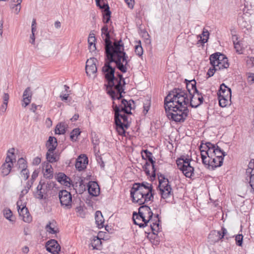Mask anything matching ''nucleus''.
I'll use <instances>...</instances> for the list:
<instances>
[{"mask_svg":"<svg viewBox=\"0 0 254 254\" xmlns=\"http://www.w3.org/2000/svg\"><path fill=\"white\" fill-rule=\"evenodd\" d=\"M105 62L101 71L107 82L104 84L107 89L115 86L116 67L122 73L127 72L130 60L125 52L118 53L116 51L114 53L105 54Z\"/></svg>","mask_w":254,"mask_h":254,"instance_id":"obj_1","label":"nucleus"},{"mask_svg":"<svg viewBox=\"0 0 254 254\" xmlns=\"http://www.w3.org/2000/svg\"><path fill=\"white\" fill-rule=\"evenodd\" d=\"M190 96L187 91L182 88H174L165 97L164 106L165 111H171V109L183 105H189Z\"/></svg>","mask_w":254,"mask_h":254,"instance_id":"obj_2","label":"nucleus"},{"mask_svg":"<svg viewBox=\"0 0 254 254\" xmlns=\"http://www.w3.org/2000/svg\"><path fill=\"white\" fill-rule=\"evenodd\" d=\"M101 36L104 42L105 54L114 53L116 51L118 53L125 52L124 44L121 39L116 40L114 42L112 41L111 36L107 25H105L102 27Z\"/></svg>","mask_w":254,"mask_h":254,"instance_id":"obj_3","label":"nucleus"},{"mask_svg":"<svg viewBox=\"0 0 254 254\" xmlns=\"http://www.w3.org/2000/svg\"><path fill=\"white\" fill-rule=\"evenodd\" d=\"M153 212L151 208L146 205H143L138 208V213L133 212L132 219L134 224L138 225L140 228H144L148 223L152 224Z\"/></svg>","mask_w":254,"mask_h":254,"instance_id":"obj_4","label":"nucleus"},{"mask_svg":"<svg viewBox=\"0 0 254 254\" xmlns=\"http://www.w3.org/2000/svg\"><path fill=\"white\" fill-rule=\"evenodd\" d=\"M142 158L145 160V163L143 166L146 175H163L157 173L160 170V164L159 162L154 160L152 153L147 149L142 150L141 152Z\"/></svg>","mask_w":254,"mask_h":254,"instance_id":"obj_5","label":"nucleus"},{"mask_svg":"<svg viewBox=\"0 0 254 254\" xmlns=\"http://www.w3.org/2000/svg\"><path fill=\"white\" fill-rule=\"evenodd\" d=\"M114 114V123L116 126L117 131L120 135L125 136L126 129L129 127V123L128 122L127 114L126 113H120L119 108L116 109V113Z\"/></svg>","mask_w":254,"mask_h":254,"instance_id":"obj_6","label":"nucleus"},{"mask_svg":"<svg viewBox=\"0 0 254 254\" xmlns=\"http://www.w3.org/2000/svg\"><path fill=\"white\" fill-rule=\"evenodd\" d=\"M185 106L183 105V107H174V108L171 109V111H165L167 118L176 123L184 122L189 112L188 107Z\"/></svg>","mask_w":254,"mask_h":254,"instance_id":"obj_7","label":"nucleus"},{"mask_svg":"<svg viewBox=\"0 0 254 254\" xmlns=\"http://www.w3.org/2000/svg\"><path fill=\"white\" fill-rule=\"evenodd\" d=\"M135 102L132 99L127 101V99H123L121 102L118 104L112 103V108L113 113H116L117 108H119L120 113L132 114L131 110L135 109Z\"/></svg>","mask_w":254,"mask_h":254,"instance_id":"obj_8","label":"nucleus"},{"mask_svg":"<svg viewBox=\"0 0 254 254\" xmlns=\"http://www.w3.org/2000/svg\"><path fill=\"white\" fill-rule=\"evenodd\" d=\"M192 160L191 158H186L184 155L181 156L176 160L178 168L182 171L183 175H187L188 173H190V175L193 174L194 168L190 164Z\"/></svg>","mask_w":254,"mask_h":254,"instance_id":"obj_9","label":"nucleus"},{"mask_svg":"<svg viewBox=\"0 0 254 254\" xmlns=\"http://www.w3.org/2000/svg\"><path fill=\"white\" fill-rule=\"evenodd\" d=\"M121 90H119L117 86H114V87H109L106 89L107 93L110 96L112 100V103L115 102L116 104L121 102V101L124 98V95L123 93H125V86H121Z\"/></svg>","mask_w":254,"mask_h":254,"instance_id":"obj_10","label":"nucleus"},{"mask_svg":"<svg viewBox=\"0 0 254 254\" xmlns=\"http://www.w3.org/2000/svg\"><path fill=\"white\" fill-rule=\"evenodd\" d=\"M53 187V185H52L51 183L41 184V182H40L37 187V191L34 194L35 197L39 199H47L48 196V192Z\"/></svg>","mask_w":254,"mask_h":254,"instance_id":"obj_11","label":"nucleus"},{"mask_svg":"<svg viewBox=\"0 0 254 254\" xmlns=\"http://www.w3.org/2000/svg\"><path fill=\"white\" fill-rule=\"evenodd\" d=\"M137 185L139 190L142 194L144 197L148 201H152L153 199L152 185L146 182H143L141 184L137 183Z\"/></svg>","mask_w":254,"mask_h":254,"instance_id":"obj_12","label":"nucleus"},{"mask_svg":"<svg viewBox=\"0 0 254 254\" xmlns=\"http://www.w3.org/2000/svg\"><path fill=\"white\" fill-rule=\"evenodd\" d=\"M204 142V141L203 140L201 142L199 148L200 151L202 163L205 164L207 155L210 154V153L212 152V150H213V149L215 148V144L210 142Z\"/></svg>","mask_w":254,"mask_h":254,"instance_id":"obj_13","label":"nucleus"},{"mask_svg":"<svg viewBox=\"0 0 254 254\" xmlns=\"http://www.w3.org/2000/svg\"><path fill=\"white\" fill-rule=\"evenodd\" d=\"M130 192V196L132 198L133 202L137 203L139 205H142L148 202L147 199L144 197L142 194L139 190L137 183L133 184Z\"/></svg>","mask_w":254,"mask_h":254,"instance_id":"obj_14","label":"nucleus"},{"mask_svg":"<svg viewBox=\"0 0 254 254\" xmlns=\"http://www.w3.org/2000/svg\"><path fill=\"white\" fill-rule=\"evenodd\" d=\"M207 157L208 159H206V163L203 164L210 170H213L215 168L221 166L223 164L224 159L220 156L215 157L210 153V155H207Z\"/></svg>","mask_w":254,"mask_h":254,"instance_id":"obj_15","label":"nucleus"},{"mask_svg":"<svg viewBox=\"0 0 254 254\" xmlns=\"http://www.w3.org/2000/svg\"><path fill=\"white\" fill-rule=\"evenodd\" d=\"M59 197L62 206L67 208L71 206L72 196L69 192L66 190H62L59 192Z\"/></svg>","mask_w":254,"mask_h":254,"instance_id":"obj_16","label":"nucleus"},{"mask_svg":"<svg viewBox=\"0 0 254 254\" xmlns=\"http://www.w3.org/2000/svg\"><path fill=\"white\" fill-rule=\"evenodd\" d=\"M88 158L86 155L80 154L76 159L75 166L78 171H82L86 168L88 164Z\"/></svg>","mask_w":254,"mask_h":254,"instance_id":"obj_17","label":"nucleus"},{"mask_svg":"<svg viewBox=\"0 0 254 254\" xmlns=\"http://www.w3.org/2000/svg\"><path fill=\"white\" fill-rule=\"evenodd\" d=\"M15 170L19 171L21 175H29L26 160L23 158H19L17 161L16 166L13 167L12 171Z\"/></svg>","mask_w":254,"mask_h":254,"instance_id":"obj_18","label":"nucleus"},{"mask_svg":"<svg viewBox=\"0 0 254 254\" xmlns=\"http://www.w3.org/2000/svg\"><path fill=\"white\" fill-rule=\"evenodd\" d=\"M22 202L19 200L17 202V207L19 216L22 217V220L25 222H30L31 221V217L26 206H23L21 208Z\"/></svg>","mask_w":254,"mask_h":254,"instance_id":"obj_19","label":"nucleus"},{"mask_svg":"<svg viewBox=\"0 0 254 254\" xmlns=\"http://www.w3.org/2000/svg\"><path fill=\"white\" fill-rule=\"evenodd\" d=\"M156 206V208H153V210L155 211V212L153 213V215L156 220H154V222H152V224H150V228L153 234H155L160 229L159 222L160 220L159 215L161 214V209L158 207L157 206Z\"/></svg>","mask_w":254,"mask_h":254,"instance_id":"obj_20","label":"nucleus"},{"mask_svg":"<svg viewBox=\"0 0 254 254\" xmlns=\"http://www.w3.org/2000/svg\"><path fill=\"white\" fill-rule=\"evenodd\" d=\"M96 62H97V60L95 58H91L87 60L85 70L87 75L90 76L91 74L96 73L97 72Z\"/></svg>","mask_w":254,"mask_h":254,"instance_id":"obj_21","label":"nucleus"},{"mask_svg":"<svg viewBox=\"0 0 254 254\" xmlns=\"http://www.w3.org/2000/svg\"><path fill=\"white\" fill-rule=\"evenodd\" d=\"M46 250L53 254H59L61 251V246L57 241L51 239L46 243Z\"/></svg>","mask_w":254,"mask_h":254,"instance_id":"obj_22","label":"nucleus"},{"mask_svg":"<svg viewBox=\"0 0 254 254\" xmlns=\"http://www.w3.org/2000/svg\"><path fill=\"white\" fill-rule=\"evenodd\" d=\"M13 165L12 158L9 155H7L5 158V163L2 165L0 168L2 175H9Z\"/></svg>","mask_w":254,"mask_h":254,"instance_id":"obj_23","label":"nucleus"},{"mask_svg":"<svg viewBox=\"0 0 254 254\" xmlns=\"http://www.w3.org/2000/svg\"><path fill=\"white\" fill-rule=\"evenodd\" d=\"M203 96L198 97L192 94L190 96L189 106L193 108H197L203 103Z\"/></svg>","mask_w":254,"mask_h":254,"instance_id":"obj_24","label":"nucleus"},{"mask_svg":"<svg viewBox=\"0 0 254 254\" xmlns=\"http://www.w3.org/2000/svg\"><path fill=\"white\" fill-rule=\"evenodd\" d=\"M227 59V57L224 54L216 52L211 55L209 57L210 64L211 65H215L220 61Z\"/></svg>","mask_w":254,"mask_h":254,"instance_id":"obj_25","label":"nucleus"},{"mask_svg":"<svg viewBox=\"0 0 254 254\" xmlns=\"http://www.w3.org/2000/svg\"><path fill=\"white\" fill-rule=\"evenodd\" d=\"M102 10L103 16V22L107 25L111 20V11L110 10V7L108 3H104L102 5Z\"/></svg>","mask_w":254,"mask_h":254,"instance_id":"obj_26","label":"nucleus"},{"mask_svg":"<svg viewBox=\"0 0 254 254\" xmlns=\"http://www.w3.org/2000/svg\"><path fill=\"white\" fill-rule=\"evenodd\" d=\"M217 95L220 97H222V96H223L227 98H231V89L226 85L225 83H223L220 85Z\"/></svg>","mask_w":254,"mask_h":254,"instance_id":"obj_27","label":"nucleus"},{"mask_svg":"<svg viewBox=\"0 0 254 254\" xmlns=\"http://www.w3.org/2000/svg\"><path fill=\"white\" fill-rule=\"evenodd\" d=\"M88 190L89 193L93 196H98L100 193V188L98 184L95 182H89L88 183Z\"/></svg>","mask_w":254,"mask_h":254,"instance_id":"obj_28","label":"nucleus"},{"mask_svg":"<svg viewBox=\"0 0 254 254\" xmlns=\"http://www.w3.org/2000/svg\"><path fill=\"white\" fill-rule=\"evenodd\" d=\"M57 145L58 142L57 138L54 136H50L46 144L48 152L54 153Z\"/></svg>","mask_w":254,"mask_h":254,"instance_id":"obj_29","label":"nucleus"},{"mask_svg":"<svg viewBox=\"0 0 254 254\" xmlns=\"http://www.w3.org/2000/svg\"><path fill=\"white\" fill-rule=\"evenodd\" d=\"M116 76L115 80V86H117V88L120 90H121V86H125L126 85L125 79L123 77L122 73L119 72L115 73Z\"/></svg>","mask_w":254,"mask_h":254,"instance_id":"obj_30","label":"nucleus"},{"mask_svg":"<svg viewBox=\"0 0 254 254\" xmlns=\"http://www.w3.org/2000/svg\"><path fill=\"white\" fill-rule=\"evenodd\" d=\"M23 97L24 104H22V106L25 107L30 104L31 100L32 92L29 87H27L24 90Z\"/></svg>","mask_w":254,"mask_h":254,"instance_id":"obj_31","label":"nucleus"},{"mask_svg":"<svg viewBox=\"0 0 254 254\" xmlns=\"http://www.w3.org/2000/svg\"><path fill=\"white\" fill-rule=\"evenodd\" d=\"M208 239L209 241L212 243H215L222 239L220 237V231L213 230L209 233Z\"/></svg>","mask_w":254,"mask_h":254,"instance_id":"obj_32","label":"nucleus"},{"mask_svg":"<svg viewBox=\"0 0 254 254\" xmlns=\"http://www.w3.org/2000/svg\"><path fill=\"white\" fill-rule=\"evenodd\" d=\"M95 219L96 224L99 228L104 227V219L100 211H97L95 212Z\"/></svg>","mask_w":254,"mask_h":254,"instance_id":"obj_33","label":"nucleus"},{"mask_svg":"<svg viewBox=\"0 0 254 254\" xmlns=\"http://www.w3.org/2000/svg\"><path fill=\"white\" fill-rule=\"evenodd\" d=\"M67 129V127L64 123H60L56 126L55 132V134H64L65 133Z\"/></svg>","mask_w":254,"mask_h":254,"instance_id":"obj_34","label":"nucleus"},{"mask_svg":"<svg viewBox=\"0 0 254 254\" xmlns=\"http://www.w3.org/2000/svg\"><path fill=\"white\" fill-rule=\"evenodd\" d=\"M159 180L158 189L163 188L164 187H168L167 186L169 185V180L168 178H166L165 176H157Z\"/></svg>","mask_w":254,"mask_h":254,"instance_id":"obj_35","label":"nucleus"},{"mask_svg":"<svg viewBox=\"0 0 254 254\" xmlns=\"http://www.w3.org/2000/svg\"><path fill=\"white\" fill-rule=\"evenodd\" d=\"M58 181L61 184L67 187H69L71 182L70 179L67 176H60L58 177Z\"/></svg>","mask_w":254,"mask_h":254,"instance_id":"obj_36","label":"nucleus"},{"mask_svg":"<svg viewBox=\"0 0 254 254\" xmlns=\"http://www.w3.org/2000/svg\"><path fill=\"white\" fill-rule=\"evenodd\" d=\"M49 162H45L42 164V171H45V172L49 175H53V168Z\"/></svg>","mask_w":254,"mask_h":254,"instance_id":"obj_37","label":"nucleus"},{"mask_svg":"<svg viewBox=\"0 0 254 254\" xmlns=\"http://www.w3.org/2000/svg\"><path fill=\"white\" fill-rule=\"evenodd\" d=\"M192 83L190 84L187 83V86H186L187 93L190 96L192 94V92L196 88V82L195 80L192 81Z\"/></svg>","mask_w":254,"mask_h":254,"instance_id":"obj_38","label":"nucleus"},{"mask_svg":"<svg viewBox=\"0 0 254 254\" xmlns=\"http://www.w3.org/2000/svg\"><path fill=\"white\" fill-rule=\"evenodd\" d=\"M81 131L79 128L73 129L70 133V139L72 141H76L77 137L80 135Z\"/></svg>","mask_w":254,"mask_h":254,"instance_id":"obj_39","label":"nucleus"},{"mask_svg":"<svg viewBox=\"0 0 254 254\" xmlns=\"http://www.w3.org/2000/svg\"><path fill=\"white\" fill-rule=\"evenodd\" d=\"M229 66V63L228 62V60L225 59V60L220 61L217 64H216V67H217L218 70H221L225 68H227Z\"/></svg>","mask_w":254,"mask_h":254,"instance_id":"obj_40","label":"nucleus"},{"mask_svg":"<svg viewBox=\"0 0 254 254\" xmlns=\"http://www.w3.org/2000/svg\"><path fill=\"white\" fill-rule=\"evenodd\" d=\"M137 45L135 46V54L138 56V57H140L142 56L143 53V50L141 46V41L139 40L136 41Z\"/></svg>","mask_w":254,"mask_h":254,"instance_id":"obj_41","label":"nucleus"},{"mask_svg":"<svg viewBox=\"0 0 254 254\" xmlns=\"http://www.w3.org/2000/svg\"><path fill=\"white\" fill-rule=\"evenodd\" d=\"M231 98H227L222 96V97L218 96L219 100V104L221 107H225L229 104V101L231 100Z\"/></svg>","mask_w":254,"mask_h":254,"instance_id":"obj_42","label":"nucleus"},{"mask_svg":"<svg viewBox=\"0 0 254 254\" xmlns=\"http://www.w3.org/2000/svg\"><path fill=\"white\" fill-rule=\"evenodd\" d=\"M54 226V222H49V223L46 226V229L47 231L49 233L55 234L57 233V231L55 229Z\"/></svg>","mask_w":254,"mask_h":254,"instance_id":"obj_43","label":"nucleus"},{"mask_svg":"<svg viewBox=\"0 0 254 254\" xmlns=\"http://www.w3.org/2000/svg\"><path fill=\"white\" fill-rule=\"evenodd\" d=\"M46 159L48 162L53 163L57 162L59 158L57 159L56 156L54 154V153H51L48 151L46 153Z\"/></svg>","mask_w":254,"mask_h":254,"instance_id":"obj_44","label":"nucleus"},{"mask_svg":"<svg viewBox=\"0 0 254 254\" xmlns=\"http://www.w3.org/2000/svg\"><path fill=\"white\" fill-rule=\"evenodd\" d=\"M202 35H203V37H205L206 38H202L201 36L199 35L197 36L198 38H200V39L198 40V42L202 44H204V43L207 42L209 33L207 31H206V32L203 31Z\"/></svg>","mask_w":254,"mask_h":254,"instance_id":"obj_45","label":"nucleus"},{"mask_svg":"<svg viewBox=\"0 0 254 254\" xmlns=\"http://www.w3.org/2000/svg\"><path fill=\"white\" fill-rule=\"evenodd\" d=\"M3 215L6 219H8L10 221H13V220L11 219L12 213L9 209H4Z\"/></svg>","mask_w":254,"mask_h":254,"instance_id":"obj_46","label":"nucleus"},{"mask_svg":"<svg viewBox=\"0 0 254 254\" xmlns=\"http://www.w3.org/2000/svg\"><path fill=\"white\" fill-rule=\"evenodd\" d=\"M212 151L214 152L221 153V155L220 156L222 157L223 159L224 157L227 155V153L224 152L219 146H218L217 144L215 145V148Z\"/></svg>","mask_w":254,"mask_h":254,"instance_id":"obj_47","label":"nucleus"},{"mask_svg":"<svg viewBox=\"0 0 254 254\" xmlns=\"http://www.w3.org/2000/svg\"><path fill=\"white\" fill-rule=\"evenodd\" d=\"M212 151L214 152L221 153V155L220 156L222 157L223 159L224 157L227 155V153L224 152L219 146H218L217 144L215 145V148Z\"/></svg>","mask_w":254,"mask_h":254,"instance_id":"obj_48","label":"nucleus"},{"mask_svg":"<svg viewBox=\"0 0 254 254\" xmlns=\"http://www.w3.org/2000/svg\"><path fill=\"white\" fill-rule=\"evenodd\" d=\"M217 70H218V68L216 67V65H212V67L209 68L207 72V75L208 76L207 78L212 76Z\"/></svg>","mask_w":254,"mask_h":254,"instance_id":"obj_49","label":"nucleus"},{"mask_svg":"<svg viewBox=\"0 0 254 254\" xmlns=\"http://www.w3.org/2000/svg\"><path fill=\"white\" fill-rule=\"evenodd\" d=\"M251 170H252V174H253V171L254 170V159L251 160L249 162L248 166V168L246 171V175L249 174L248 172H251Z\"/></svg>","mask_w":254,"mask_h":254,"instance_id":"obj_50","label":"nucleus"},{"mask_svg":"<svg viewBox=\"0 0 254 254\" xmlns=\"http://www.w3.org/2000/svg\"><path fill=\"white\" fill-rule=\"evenodd\" d=\"M236 245L238 246H242L243 242V236L242 234L237 235L235 237Z\"/></svg>","mask_w":254,"mask_h":254,"instance_id":"obj_51","label":"nucleus"},{"mask_svg":"<svg viewBox=\"0 0 254 254\" xmlns=\"http://www.w3.org/2000/svg\"><path fill=\"white\" fill-rule=\"evenodd\" d=\"M150 107V101L146 100L145 102L143 103V112L144 115H146L149 111Z\"/></svg>","mask_w":254,"mask_h":254,"instance_id":"obj_52","label":"nucleus"},{"mask_svg":"<svg viewBox=\"0 0 254 254\" xmlns=\"http://www.w3.org/2000/svg\"><path fill=\"white\" fill-rule=\"evenodd\" d=\"M172 191L169 190H163L161 191H160V193L161 195V197L163 199H166L172 195Z\"/></svg>","mask_w":254,"mask_h":254,"instance_id":"obj_53","label":"nucleus"},{"mask_svg":"<svg viewBox=\"0 0 254 254\" xmlns=\"http://www.w3.org/2000/svg\"><path fill=\"white\" fill-rule=\"evenodd\" d=\"M101 244V239L97 237L96 239H94L93 242L92 243V246L93 249H98V247Z\"/></svg>","mask_w":254,"mask_h":254,"instance_id":"obj_54","label":"nucleus"},{"mask_svg":"<svg viewBox=\"0 0 254 254\" xmlns=\"http://www.w3.org/2000/svg\"><path fill=\"white\" fill-rule=\"evenodd\" d=\"M92 142L93 144L94 145V147H95L96 145H99L100 142L98 136H97L96 134L95 133H94V134L92 133Z\"/></svg>","mask_w":254,"mask_h":254,"instance_id":"obj_55","label":"nucleus"},{"mask_svg":"<svg viewBox=\"0 0 254 254\" xmlns=\"http://www.w3.org/2000/svg\"><path fill=\"white\" fill-rule=\"evenodd\" d=\"M248 81L250 84L254 83V73H248Z\"/></svg>","mask_w":254,"mask_h":254,"instance_id":"obj_56","label":"nucleus"},{"mask_svg":"<svg viewBox=\"0 0 254 254\" xmlns=\"http://www.w3.org/2000/svg\"><path fill=\"white\" fill-rule=\"evenodd\" d=\"M249 184L252 188V190L254 192V176H249Z\"/></svg>","mask_w":254,"mask_h":254,"instance_id":"obj_57","label":"nucleus"},{"mask_svg":"<svg viewBox=\"0 0 254 254\" xmlns=\"http://www.w3.org/2000/svg\"><path fill=\"white\" fill-rule=\"evenodd\" d=\"M97 6L99 8H102V5L104 3H108L106 0H95Z\"/></svg>","mask_w":254,"mask_h":254,"instance_id":"obj_58","label":"nucleus"},{"mask_svg":"<svg viewBox=\"0 0 254 254\" xmlns=\"http://www.w3.org/2000/svg\"><path fill=\"white\" fill-rule=\"evenodd\" d=\"M89 44V48L90 50H92V51H94L96 50V45L95 42L93 41H89L88 42Z\"/></svg>","mask_w":254,"mask_h":254,"instance_id":"obj_59","label":"nucleus"},{"mask_svg":"<svg viewBox=\"0 0 254 254\" xmlns=\"http://www.w3.org/2000/svg\"><path fill=\"white\" fill-rule=\"evenodd\" d=\"M234 45V48L236 50V52L238 53L239 54H241L242 52H241V50H239V47L240 46L239 42H237L236 43L234 41H233Z\"/></svg>","mask_w":254,"mask_h":254,"instance_id":"obj_60","label":"nucleus"},{"mask_svg":"<svg viewBox=\"0 0 254 254\" xmlns=\"http://www.w3.org/2000/svg\"><path fill=\"white\" fill-rule=\"evenodd\" d=\"M96 40V39L95 38L94 34L90 32L88 38V42H89V41L95 42Z\"/></svg>","mask_w":254,"mask_h":254,"instance_id":"obj_61","label":"nucleus"},{"mask_svg":"<svg viewBox=\"0 0 254 254\" xmlns=\"http://www.w3.org/2000/svg\"><path fill=\"white\" fill-rule=\"evenodd\" d=\"M41 158L39 157H35L32 162V164L34 165H38L41 163Z\"/></svg>","mask_w":254,"mask_h":254,"instance_id":"obj_62","label":"nucleus"},{"mask_svg":"<svg viewBox=\"0 0 254 254\" xmlns=\"http://www.w3.org/2000/svg\"><path fill=\"white\" fill-rule=\"evenodd\" d=\"M222 232H220V237L221 239L223 238L225 236H226L227 234V230L224 227H222L221 228Z\"/></svg>","mask_w":254,"mask_h":254,"instance_id":"obj_63","label":"nucleus"},{"mask_svg":"<svg viewBox=\"0 0 254 254\" xmlns=\"http://www.w3.org/2000/svg\"><path fill=\"white\" fill-rule=\"evenodd\" d=\"M7 107V103L3 102V104L1 105V106L0 108V112H2V113H4L6 110Z\"/></svg>","mask_w":254,"mask_h":254,"instance_id":"obj_64","label":"nucleus"}]
</instances>
